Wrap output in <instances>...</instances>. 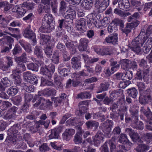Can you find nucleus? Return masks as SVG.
I'll use <instances>...</instances> for the list:
<instances>
[{"label": "nucleus", "instance_id": "54", "mask_svg": "<svg viewBox=\"0 0 152 152\" xmlns=\"http://www.w3.org/2000/svg\"><path fill=\"white\" fill-rule=\"evenodd\" d=\"M89 144L88 142H85L83 143V147L85 148L84 151L86 152H95V149L89 147Z\"/></svg>", "mask_w": 152, "mask_h": 152}, {"label": "nucleus", "instance_id": "30", "mask_svg": "<svg viewBox=\"0 0 152 152\" xmlns=\"http://www.w3.org/2000/svg\"><path fill=\"white\" fill-rule=\"evenodd\" d=\"M18 137L19 138V140L22 139V137L18 135ZM17 137V136H12L11 135H9V136L7 137L5 141L8 143L15 144L16 143L17 141H18V139Z\"/></svg>", "mask_w": 152, "mask_h": 152}, {"label": "nucleus", "instance_id": "46", "mask_svg": "<svg viewBox=\"0 0 152 152\" xmlns=\"http://www.w3.org/2000/svg\"><path fill=\"white\" fill-rule=\"evenodd\" d=\"M149 146L145 144H141L139 145L136 148L137 152H145L149 150Z\"/></svg>", "mask_w": 152, "mask_h": 152}, {"label": "nucleus", "instance_id": "56", "mask_svg": "<svg viewBox=\"0 0 152 152\" xmlns=\"http://www.w3.org/2000/svg\"><path fill=\"white\" fill-rule=\"evenodd\" d=\"M133 77V73L132 71H129L125 74V76L123 78V80L129 82Z\"/></svg>", "mask_w": 152, "mask_h": 152}, {"label": "nucleus", "instance_id": "18", "mask_svg": "<svg viewBox=\"0 0 152 152\" xmlns=\"http://www.w3.org/2000/svg\"><path fill=\"white\" fill-rule=\"evenodd\" d=\"M138 117L137 120L135 118H132V123L131 126L133 128L139 130H142L144 128L143 124L141 121H139L138 123Z\"/></svg>", "mask_w": 152, "mask_h": 152}, {"label": "nucleus", "instance_id": "44", "mask_svg": "<svg viewBox=\"0 0 152 152\" xmlns=\"http://www.w3.org/2000/svg\"><path fill=\"white\" fill-rule=\"evenodd\" d=\"M40 72L42 74L47 76L49 78H50L51 77L52 75L49 69L46 66L42 67L41 68Z\"/></svg>", "mask_w": 152, "mask_h": 152}, {"label": "nucleus", "instance_id": "29", "mask_svg": "<svg viewBox=\"0 0 152 152\" xmlns=\"http://www.w3.org/2000/svg\"><path fill=\"white\" fill-rule=\"evenodd\" d=\"M130 60L127 59H123L120 60L119 62V65H121L122 69L124 70L130 68Z\"/></svg>", "mask_w": 152, "mask_h": 152}, {"label": "nucleus", "instance_id": "17", "mask_svg": "<svg viewBox=\"0 0 152 152\" xmlns=\"http://www.w3.org/2000/svg\"><path fill=\"white\" fill-rule=\"evenodd\" d=\"M89 42L88 39L85 38L80 39L78 48L80 51H85L87 50L88 44Z\"/></svg>", "mask_w": 152, "mask_h": 152}, {"label": "nucleus", "instance_id": "57", "mask_svg": "<svg viewBox=\"0 0 152 152\" xmlns=\"http://www.w3.org/2000/svg\"><path fill=\"white\" fill-rule=\"evenodd\" d=\"M118 141L122 144H126L128 141V139L126 134H121L118 139Z\"/></svg>", "mask_w": 152, "mask_h": 152}, {"label": "nucleus", "instance_id": "48", "mask_svg": "<svg viewBox=\"0 0 152 152\" xmlns=\"http://www.w3.org/2000/svg\"><path fill=\"white\" fill-rule=\"evenodd\" d=\"M65 45L67 48L72 51V53H75L76 52V49L73 42L70 40L65 43Z\"/></svg>", "mask_w": 152, "mask_h": 152}, {"label": "nucleus", "instance_id": "40", "mask_svg": "<svg viewBox=\"0 0 152 152\" xmlns=\"http://www.w3.org/2000/svg\"><path fill=\"white\" fill-rule=\"evenodd\" d=\"M59 13L63 15L65 11L67 8V4L66 1L63 0H61L59 3Z\"/></svg>", "mask_w": 152, "mask_h": 152}, {"label": "nucleus", "instance_id": "64", "mask_svg": "<svg viewBox=\"0 0 152 152\" xmlns=\"http://www.w3.org/2000/svg\"><path fill=\"white\" fill-rule=\"evenodd\" d=\"M53 49L50 47H47L44 49V52L48 58H51L52 54Z\"/></svg>", "mask_w": 152, "mask_h": 152}, {"label": "nucleus", "instance_id": "39", "mask_svg": "<svg viewBox=\"0 0 152 152\" xmlns=\"http://www.w3.org/2000/svg\"><path fill=\"white\" fill-rule=\"evenodd\" d=\"M127 93L129 96L133 99H135L138 94L137 91L134 88L128 89L127 90Z\"/></svg>", "mask_w": 152, "mask_h": 152}, {"label": "nucleus", "instance_id": "49", "mask_svg": "<svg viewBox=\"0 0 152 152\" xmlns=\"http://www.w3.org/2000/svg\"><path fill=\"white\" fill-rule=\"evenodd\" d=\"M34 53L37 57L39 58H43L42 48L36 46L34 49Z\"/></svg>", "mask_w": 152, "mask_h": 152}, {"label": "nucleus", "instance_id": "43", "mask_svg": "<svg viewBox=\"0 0 152 152\" xmlns=\"http://www.w3.org/2000/svg\"><path fill=\"white\" fill-rule=\"evenodd\" d=\"M18 90L16 87L12 86L8 89L7 93L9 96H13L17 94Z\"/></svg>", "mask_w": 152, "mask_h": 152}, {"label": "nucleus", "instance_id": "32", "mask_svg": "<svg viewBox=\"0 0 152 152\" xmlns=\"http://www.w3.org/2000/svg\"><path fill=\"white\" fill-rule=\"evenodd\" d=\"M87 128L88 129H92L93 128L97 129L99 126V123L95 121L90 120L87 121L85 124Z\"/></svg>", "mask_w": 152, "mask_h": 152}, {"label": "nucleus", "instance_id": "47", "mask_svg": "<svg viewBox=\"0 0 152 152\" xmlns=\"http://www.w3.org/2000/svg\"><path fill=\"white\" fill-rule=\"evenodd\" d=\"M61 54L58 51L56 50L54 51L52 58V61L55 64H58L59 63V57Z\"/></svg>", "mask_w": 152, "mask_h": 152}, {"label": "nucleus", "instance_id": "11", "mask_svg": "<svg viewBox=\"0 0 152 152\" xmlns=\"http://www.w3.org/2000/svg\"><path fill=\"white\" fill-rule=\"evenodd\" d=\"M149 76V72L148 70H143V71L140 69H138L135 75V79L142 80V78L145 79Z\"/></svg>", "mask_w": 152, "mask_h": 152}, {"label": "nucleus", "instance_id": "36", "mask_svg": "<svg viewBox=\"0 0 152 152\" xmlns=\"http://www.w3.org/2000/svg\"><path fill=\"white\" fill-rule=\"evenodd\" d=\"M37 11L39 14L43 13L44 11L45 13H48L50 11V7L46 5H43L40 4L38 6Z\"/></svg>", "mask_w": 152, "mask_h": 152}, {"label": "nucleus", "instance_id": "35", "mask_svg": "<svg viewBox=\"0 0 152 152\" xmlns=\"http://www.w3.org/2000/svg\"><path fill=\"white\" fill-rule=\"evenodd\" d=\"M93 5L92 0H85L82 1L81 4V6L84 9L89 10L91 9Z\"/></svg>", "mask_w": 152, "mask_h": 152}, {"label": "nucleus", "instance_id": "8", "mask_svg": "<svg viewBox=\"0 0 152 152\" xmlns=\"http://www.w3.org/2000/svg\"><path fill=\"white\" fill-rule=\"evenodd\" d=\"M23 77L27 82L33 85H36L38 83L37 77L34 75L29 71H26L23 73Z\"/></svg>", "mask_w": 152, "mask_h": 152}, {"label": "nucleus", "instance_id": "60", "mask_svg": "<svg viewBox=\"0 0 152 152\" xmlns=\"http://www.w3.org/2000/svg\"><path fill=\"white\" fill-rule=\"evenodd\" d=\"M27 67L28 69L35 72H37L38 70L37 65L33 63H31L28 64Z\"/></svg>", "mask_w": 152, "mask_h": 152}, {"label": "nucleus", "instance_id": "20", "mask_svg": "<svg viewBox=\"0 0 152 152\" xmlns=\"http://www.w3.org/2000/svg\"><path fill=\"white\" fill-rule=\"evenodd\" d=\"M68 99L67 96L64 93H61L59 97L52 98V100L56 104H60L64 102H67Z\"/></svg>", "mask_w": 152, "mask_h": 152}, {"label": "nucleus", "instance_id": "45", "mask_svg": "<svg viewBox=\"0 0 152 152\" xmlns=\"http://www.w3.org/2000/svg\"><path fill=\"white\" fill-rule=\"evenodd\" d=\"M63 66V64H61L60 65V67L58 68V71L59 73L61 76L64 77L67 76L70 73V71L69 69H67L66 68H63L62 69L60 68Z\"/></svg>", "mask_w": 152, "mask_h": 152}, {"label": "nucleus", "instance_id": "4", "mask_svg": "<svg viewBox=\"0 0 152 152\" xmlns=\"http://www.w3.org/2000/svg\"><path fill=\"white\" fill-rule=\"evenodd\" d=\"M94 49L97 54L102 56H111L114 53L113 48L109 46H96Z\"/></svg>", "mask_w": 152, "mask_h": 152}, {"label": "nucleus", "instance_id": "1", "mask_svg": "<svg viewBox=\"0 0 152 152\" xmlns=\"http://www.w3.org/2000/svg\"><path fill=\"white\" fill-rule=\"evenodd\" d=\"M137 86L138 87L140 91V96L139 102L142 104H145L150 102L151 100V89L148 88L143 93L141 92L145 88V85L142 82H137Z\"/></svg>", "mask_w": 152, "mask_h": 152}, {"label": "nucleus", "instance_id": "52", "mask_svg": "<svg viewBox=\"0 0 152 152\" xmlns=\"http://www.w3.org/2000/svg\"><path fill=\"white\" fill-rule=\"evenodd\" d=\"M97 23L96 20L93 18H89L87 21L88 26L89 28H91L96 27V24Z\"/></svg>", "mask_w": 152, "mask_h": 152}, {"label": "nucleus", "instance_id": "53", "mask_svg": "<svg viewBox=\"0 0 152 152\" xmlns=\"http://www.w3.org/2000/svg\"><path fill=\"white\" fill-rule=\"evenodd\" d=\"M73 15L68 14L64 17V20L66 22H70L72 23L74 18L75 16L76 12L75 11H72Z\"/></svg>", "mask_w": 152, "mask_h": 152}, {"label": "nucleus", "instance_id": "3", "mask_svg": "<svg viewBox=\"0 0 152 152\" xmlns=\"http://www.w3.org/2000/svg\"><path fill=\"white\" fill-rule=\"evenodd\" d=\"M43 93L44 90L40 91H38V94L34 96L32 101L33 102H36V103L34 104V107H36L40 105L41 108L44 109L45 104L47 107H50L52 106V102L49 100L45 101L43 98L40 96L41 94H43Z\"/></svg>", "mask_w": 152, "mask_h": 152}, {"label": "nucleus", "instance_id": "10", "mask_svg": "<svg viewBox=\"0 0 152 152\" xmlns=\"http://www.w3.org/2000/svg\"><path fill=\"white\" fill-rule=\"evenodd\" d=\"M125 132L129 135L132 141L137 142L140 140V136L138 133L131 128H126L125 130Z\"/></svg>", "mask_w": 152, "mask_h": 152}, {"label": "nucleus", "instance_id": "15", "mask_svg": "<svg viewBox=\"0 0 152 152\" xmlns=\"http://www.w3.org/2000/svg\"><path fill=\"white\" fill-rule=\"evenodd\" d=\"M80 56L73 57L71 59V64L72 68L75 69H79L81 67V63L80 61Z\"/></svg>", "mask_w": 152, "mask_h": 152}, {"label": "nucleus", "instance_id": "26", "mask_svg": "<svg viewBox=\"0 0 152 152\" xmlns=\"http://www.w3.org/2000/svg\"><path fill=\"white\" fill-rule=\"evenodd\" d=\"M137 107L135 105L131 106L129 108V111L131 113L132 118H135L137 120V118L138 117V110Z\"/></svg>", "mask_w": 152, "mask_h": 152}, {"label": "nucleus", "instance_id": "61", "mask_svg": "<svg viewBox=\"0 0 152 152\" xmlns=\"http://www.w3.org/2000/svg\"><path fill=\"white\" fill-rule=\"evenodd\" d=\"M1 82L5 86L7 87L11 86L12 84L10 80L6 77L2 78L1 79Z\"/></svg>", "mask_w": 152, "mask_h": 152}, {"label": "nucleus", "instance_id": "12", "mask_svg": "<svg viewBox=\"0 0 152 152\" xmlns=\"http://www.w3.org/2000/svg\"><path fill=\"white\" fill-rule=\"evenodd\" d=\"M76 26L77 29L83 33L86 30V23L85 19L81 18L80 20H77Z\"/></svg>", "mask_w": 152, "mask_h": 152}, {"label": "nucleus", "instance_id": "27", "mask_svg": "<svg viewBox=\"0 0 152 152\" xmlns=\"http://www.w3.org/2000/svg\"><path fill=\"white\" fill-rule=\"evenodd\" d=\"M146 116L147 118V124L146 128L148 130H152V113L148 112L146 113Z\"/></svg>", "mask_w": 152, "mask_h": 152}, {"label": "nucleus", "instance_id": "42", "mask_svg": "<svg viewBox=\"0 0 152 152\" xmlns=\"http://www.w3.org/2000/svg\"><path fill=\"white\" fill-rule=\"evenodd\" d=\"M91 97V94L89 92L85 91L81 92L77 94V98H80L82 99H90Z\"/></svg>", "mask_w": 152, "mask_h": 152}, {"label": "nucleus", "instance_id": "34", "mask_svg": "<svg viewBox=\"0 0 152 152\" xmlns=\"http://www.w3.org/2000/svg\"><path fill=\"white\" fill-rule=\"evenodd\" d=\"M10 21L7 17L4 18L2 15H0V26L5 28L7 27V25Z\"/></svg>", "mask_w": 152, "mask_h": 152}, {"label": "nucleus", "instance_id": "5", "mask_svg": "<svg viewBox=\"0 0 152 152\" xmlns=\"http://www.w3.org/2000/svg\"><path fill=\"white\" fill-rule=\"evenodd\" d=\"M145 34V30L142 29L139 35L132 40V46L134 47L138 46H142L146 40Z\"/></svg>", "mask_w": 152, "mask_h": 152}, {"label": "nucleus", "instance_id": "37", "mask_svg": "<svg viewBox=\"0 0 152 152\" xmlns=\"http://www.w3.org/2000/svg\"><path fill=\"white\" fill-rule=\"evenodd\" d=\"M127 107L126 106L124 107H121V109H118V116H120V119L121 121L124 120V115L126 116L127 114Z\"/></svg>", "mask_w": 152, "mask_h": 152}, {"label": "nucleus", "instance_id": "21", "mask_svg": "<svg viewBox=\"0 0 152 152\" xmlns=\"http://www.w3.org/2000/svg\"><path fill=\"white\" fill-rule=\"evenodd\" d=\"M21 124L17 123L14 124L8 130L7 134L8 135L15 134L18 133V130L21 129Z\"/></svg>", "mask_w": 152, "mask_h": 152}, {"label": "nucleus", "instance_id": "55", "mask_svg": "<svg viewBox=\"0 0 152 152\" xmlns=\"http://www.w3.org/2000/svg\"><path fill=\"white\" fill-rule=\"evenodd\" d=\"M39 115V113L35 110L33 111L26 117V118L29 120L35 119L37 116Z\"/></svg>", "mask_w": 152, "mask_h": 152}, {"label": "nucleus", "instance_id": "13", "mask_svg": "<svg viewBox=\"0 0 152 152\" xmlns=\"http://www.w3.org/2000/svg\"><path fill=\"white\" fill-rule=\"evenodd\" d=\"M118 7L120 9L126 11L131 10L132 8L128 0H120L118 2Z\"/></svg>", "mask_w": 152, "mask_h": 152}, {"label": "nucleus", "instance_id": "2", "mask_svg": "<svg viewBox=\"0 0 152 152\" xmlns=\"http://www.w3.org/2000/svg\"><path fill=\"white\" fill-rule=\"evenodd\" d=\"M53 18L49 13L45 15L42 19V26L39 28V31L42 33H49L54 28Z\"/></svg>", "mask_w": 152, "mask_h": 152}, {"label": "nucleus", "instance_id": "59", "mask_svg": "<svg viewBox=\"0 0 152 152\" xmlns=\"http://www.w3.org/2000/svg\"><path fill=\"white\" fill-rule=\"evenodd\" d=\"M16 116V114L12 113L8 110L7 113L3 116V118L6 120H10L15 118Z\"/></svg>", "mask_w": 152, "mask_h": 152}, {"label": "nucleus", "instance_id": "6", "mask_svg": "<svg viewBox=\"0 0 152 152\" xmlns=\"http://www.w3.org/2000/svg\"><path fill=\"white\" fill-rule=\"evenodd\" d=\"M113 125V121L109 120H106L102 124V131L106 137L109 138L111 136V128Z\"/></svg>", "mask_w": 152, "mask_h": 152}, {"label": "nucleus", "instance_id": "31", "mask_svg": "<svg viewBox=\"0 0 152 152\" xmlns=\"http://www.w3.org/2000/svg\"><path fill=\"white\" fill-rule=\"evenodd\" d=\"M110 86L109 82L107 81L104 82L100 84L98 93H101L108 90Z\"/></svg>", "mask_w": 152, "mask_h": 152}, {"label": "nucleus", "instance_id": "62", "mask_svg": "<svg viewBox=\"0 0 152 152\" xmlns=\"http://www.w3.org/2000/svg\"><path fill=\"white\" fill-rule=\"evenodd\" d=\"M78 121L77 119L75 117L71 118L67 121L66 123L67 124L72 126H75L77 124Z\"/></svg>", "mask_w": 152, "mask_h": 152}, {"label": "nucleus", "instance_id": "9", "mask_svg": "<svg viewBox=\"0 0 152 152\" xmlns=\"http://www.w3.org/2000/svg\"><path fill=\"white\" fill-rule=\"evenodd\" d=\"M96 6L99 12H102L109 5L110 0H95Z\"/></svg>", "mask_w": 152, "mask_h": 152}, {"label": "nucleus", "instance_id": "19", "mask_svg": "<svg viewBox=\"0 0 152 152\" xmlns=\"http://www.w3.org/2000/svg\"><path fill=\"white\" fill-rule=\"evenodd\" d=\"M104 135L100 132H98L95 136L93 139V142L95 145L98 146L102 141Z\"/></svg>", "mask_w": 152, "mask_h": 152}, {"label": "nucleus", "instance_id": "23", "mask_svg": "<svg viewBox=\"0 0 152 152\" xmlns=\"http://www.w3.org/2000/svg\"><path fill=\"white\" fill-rule=\"evenodd\" d=\"M88 101V100H87L81 101L79 103V106L80 108L79 111V114H80L81 116L82 114L87 112V108L86 106L88 105L89 103Z\"/></svg>", "mask_w": 152, "mask_h": 152}, {"label": "nucleus", "instance_id": "16", "mask_svg": "<svg viewBox=\"0 0 152 152\" xmlns=\"http://www.w3.org/2000/svg\"><path fill=\"white\" fill-rule=\"evenodd\" d=\"M139 23V22L138 21H136L134 23H127L125 28L122 29V31L126 34H127L131 32L132 29L137 26Z\"/></svg>", "mask_w": 152, "mask_h": 152}, {"label": "nucleus", "instance_id": "14", "mask_svg": "<svg viewBox=\"0 0 152 152\" xmlns=\"http://www.w3.org/2000/svg\"><path fill=\"white\" fill-rule=\"evenodd\" d=\"M23 36L26 38L33 39V40L36 38L35 34L31 29V26L29 25L23 31Z\"/></svg>", "mask_w": 152, "mask_h": 152}, {"label": "nucleus", "instance_id": "33", "mask_svg": "<svg viewBox=\"0 0 152 152\" xmlns=\"http://www.w3.org/2000/svg\"><path fill=\"white\" fill-rule=\"evenodd\" d=\"M130 3L132 6L135 7L138 11H140L142 9V4L139 1L137 0H131Z\"/></svg>", "mask_w": 152, "mask_h": 152}, {"label": "nucleus", "instance_id": "7", "mask_svg": "<svg viewBox=\"0 0 152 152\" xmlns=\"http://www.w3.org/2000/svg\"><path fill=\"white\" fill-rule=\"evenodd\" d=\"M116 137L115 136L112 137V138L108 142H106L103 146L101 148L102 152H109L108 146L110 147V151L112 152L113 150L116 147L114 142H115Z\"/></svg>", "mask_w": 152, "mask_h": 152}, {"label": "nucleus", "instance_id": "41", "mask_svg": "<svg viewBox=\"0 0 152 152\" xmlns=\"http://www.w3.org/2000/svg\"><path fill=\"white\" fill-rule=\"evenodd\" d=\"M123 93V91L120 89L118 90H111L109 91L110 96L113 98H116L117 96H120V95H122Z\"/></svg>", "mask_w": 152, "mask_h": 152}, {"label": "nucleus", "instance_id": "50", "mask_svg": "<svg viewBox=\"0 0 152 152\" xmlns=\"http://www.w3.org/2000/svg\"><path fill=\"white\" fill-rule=\"evenodd\" d=\"M41 80V86H42L46 85L50 86H53L54 85V84L52 81L46 80L44 77H42Z\"/></svg>", "mask_w": 152, "mask_h": 152}, {"label": "nucleus", "instance_id": "25", "mask_svg": "<svg viewBox=\"0 0 152 152\" xmlns=\"http://www.w3.org/2000/svg\"><path fill=\"white\" fill-rule=\"evenodd\" d=\"M126 106L124 102L123 101L121 100L118 102L117 103H114L110 107V110L114 112H115L116 110L118 107L119 108V109H121V107H124Z\"/></svg>", "mask_w": 152, "mask_h": 152}, {"label": "nucleus", "instance_id": "24", "mask_svg": "<svg viewBox=\"0 0 152 152\" xmlns=\"http://www.w3.org/2000/svg\"><path fill=\"white\" fill-rule=\"evenodd\" d=\"M62 128L59 126L51 130V134L49 136L50 139L58 138L59 136V133L61 131Z\"/></svg>", "mask_w": 152, "mask_h": 152}, {"label": "nucleus", "instance_id": "58", "mask_svg": "<svg viewBox=\"0 0 152 152\" xmlns=\"http://www.w3.org/2000/svg\"><path fill=\"white\" fill-rule=\"evenodd\" d=\"M139 66L143 68V70H146L149 71L150 67L147 64L146 61L144 59H141L139 62Z\"/></svg>", "mask_w": 152, "mask_h": 152}, {"label": "nucleus", "instance_id": "51", "mask_svg": "<svg viewBox=\"0 0 152 152\" xmlns=\"http://www.w3.org/2000/svg\"><path fill=\"white\" fill-rule=\"evenodd\" d=\"M62 60L63 61L66 62L70 59V56L66 49H64L62 51Z\"/></svg>", "mask_w": 152, "mask_h": 152}, {"label": "nucleus", "instance_id": "38", "mask_svg": "<svg viewBox=\"0 0 152 152\" xmlns=\"http://www.w3.org/2000/svg\"><path fill=\"white\" fill-rule=\"evenodd\" d=\"M27 60L26 54L25 53H23L19 57H16L15 58V60L16 63H26Z\"/></svg>", "mask_w": 152, "mask_h": 152}, {"label": "nucleus", "instance_id": "22", "mask_svg": "<svg viewBox=\"0 0 152 152\" xmlns=\"http://www.w3.org/2000/svg\"><path fill=\"white\" fill-rule=\"evenodd\" d=\"M118 34L115 33L113 35L109 36L105 39V41L107 43L115 45L118 44Z\"/></svg>", "mask_w": 152, "mask_h": 152}, {"label": "nucleus", "instance_id": "63", "mask_svg": "<svg viewBox=\"0 0 152 152\" xmlns=\"http://www.w3.org/2000/svg\"><path fill=\"white\" fill-rule=\"evenodd\" d=\"M39 150L42 152H45L50 150V148L46 143H43L39 146Z\"/></svg>", "mask_w": 152, "mask_h": 152}, {"label": "nucleus", "instance_id": "28", "mask_svg": "<svg viewBox=\"0 0 152 152\" xmlns=\"http://www.w3.org/2000/svg\"><path fill=\"white\" fill-rule=\"evenodd\" d=\"M50 37L43 34H40V43L42 45H45L49 43Z\"/></svg>", "mask_w": 152, "mask_h": 152}]
</instances>
